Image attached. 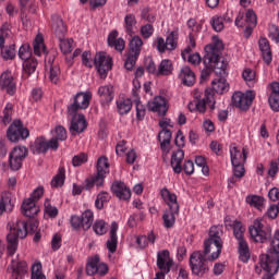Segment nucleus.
I'll use <instances>...</instances> for the list:
<instances>
[{
    "label": "nucleus",
    "instance_id": "1",
    "mask_svg": "<svg viewBox=\"0 0 279 279\" xmlns=\"http://www.w3.org/2000/svg\"><path fill=\"white\" fill-rule=\"evenodd\" d=\"M250 234L256 243L270 242L267 254L259 257L260 266L270 275H275L279 270V230H277L272 238V229L263 219H256L250 227Z\"/></svg>",
    "mask_w": 279,
    "mask_h": 279
},
{
    "label": "nucleus",
    "instance_id": "2",
    "mask_svg": "<svg viewBox=\"0 0 279 279\" xmlns=\"http://www.w3.org/2000/svg\"><path fill=\"white\" fill-rule=\"evenodd\" d=\"M225 46L218 36H214L213 41L205 46V57L203 59L206 70H203L201 77L203 81L208 80L211 72L217 75H225L228 63L222 59L221 51Z\"/></svg>",
    "mask_w": 279,
    "mask_h": 279
},
{
    "label": "nucleus",
    "instance_id": "3",
    "mask_svg": "<svg viewBox=\"0 0 279 279\" xmlns=\"http://www.w3.org/2000/svg\"><path fill=\"white\" fill-rule=\"evenodd\" d=\"M28 227H29V232L34 233L38 228V222L35 220H32L28 223H26L25 221L16 220L15 225L14 223L8 225V228H10V233L7 236V240H8V253L10 256H13L14 253L16 252L19 239L26 238L28 233Z\"/></svg>",
    "mask_w": 279,
    "mask_h": 279
},
{
    "label": "nucleus",
    "instance_id": "4",
    "mask_svg": "<svg viewBox=\"0 0 279 279\" xmlns=\"http://www.w3.org/2000/svg\"><path fill=\"white\" fill-rule=\"evenodd\" d=\"M82 63L88 69H92L93 65H95L101 78H106L108 72L112 69V59L111 57H107L105 52H97L94 61H92V54L86 50L82 54Z\"/></svg>",
    "mask_w": 279,
    "mask_h": 279
},
{
    "label": "nucleus",
    "instance_id": "5",
    "mask_svg": "<svg viewBox=\"0 0 279 279\" xmlns=\"http://www.w3.org/2000/svg\"><path fill=\"white\" fill-rule=\"evenodd\" d=\"M51 28L56 36L59 37L60 50L63 54H69L73 49V38H62L66 34V26L64 25L62 19L58 14H52L51 16Z\"/></svg>",
    "mask_w": 279,
    "mask_h": 279
},
{
    "label": "nucleus",
    "instance_id": "6",
    "mask_svg": "<svg viewBox=\"0 0 279 279\" xmlns=\"http://www.w3.org/2000/svg\"><path fill=\"white\" fill-rule=\"evenodd\" d=\"M210 253H206V248L204 251H196L192 253L190 256V267L192 274L203 278L206 274L209 272L208 262H214L210 259Z\"/></svg>",
    "mask_w": 279,
    "mask_h": 279
},
{
    "label": "nucleus",
    "instance_id": "7",
    "mask_svg": "<svg viewBox=\"0 0 279 279\" xmlns=\"http://www.w3.org/2000/svg\"><path fill=\"white\" fill-rule=\"evenodd\" d=\"M221 235H222L221 228L214 226L210 228L209 239L204 243L206 253H211L209 258L211 260L218 259L222 252L223 242L221 240Z\"/></svg>",
    "mask_w": 279,
    "mask_h": 279
},
{
    "label": "nucleus",
    "instance_id": "8",
    "mask_svg": "<svg viewBox=\"0 0 279 279\" xmlns=\"http://www.w3.org/2000/svg\"><path fill=\"white\" fill-rule=\"evenodd\" d=\"M109 167L110 165L108 162V158L100 157L96 166L97 174L90 179H87L84 182L83 187L87 191L92 190L95 185L97 187H101L105 183L106 177L110 173Z\"/></svg>",
    "mask_w": 279,
    "mask_h": 279
},
{
    "label": "nucleus",
    "instance_id": "9",
    "mask_svg": "<svg viewBox=\"0 0 279 279\" xmlns=\"http://www.w3.org/2000/svg\"><path fill=\"white\" fill-rule=\"evenodd\" d=\"M247 24V25H246ZM245 27L244 35L250 38L253 34L254 28L257 25V15L253 9H241L239 15L235 19L236 27Z\"/></svg>",
    "mask_w": 279,
    "mask_h": 279
},
{
    "label": "nucleus",
    "instance_id": "10",
    "mask_svg": "<svg viewBox=\"0 0 279 279\" xmlns=\"http://www.w3.org/2000/svg\"><path fill=\"white\" fill-rule=\"evenodd\" d=\"M34 54L37 57H40L41 53L46 54L45 57V63H46V68H50V66H56L58 65V63H56V58L58 56L57 50H49V52H47V48L44 44V37L43 35H37L34 43Z\"/></svg>",
    "mask_w": 279,
    "mask_h": 279
},
{
    "label": "nucleus",
    "instance_id": "11",
    "mask_svg": "<svg viewBox=\"0 0 279 279\" xmlns=\"http://www.w3.org/2000/svg\"><path fill=\"white\" fill-rule=\"evenodd\" d=\"M207 105L211 111L216 109L215 94L210 88L205 90L204 98L202 100H192V102L189 105V110L191 112L198 111L199 113L204 114L207 110Z\"/></svg>",
    "mask_w": 279,
    "mask_h": 279
},
{
    "label": "nucleus",
    "instance_id": "12",
    "mask_svg": "<svg viewBox=\"0 0 279 279\" xmlns=\"http://www.w3.org/2000/svg\"><path fill=\"white\" fill-rule=\"evenodd\" d=\"M143 47V39L138 35H134L130 40L129 53L124 63V68L128 71H132L135 66L136 61L140 58L141 51Z\"/></svg>",
    "mask_w": 279,
    "mask_h": 279
},
{
    "label": "nucleus",
    "instance_id": "13",
    "mask_svg": "<svg viewBox=\"0 0 279 279\" xmlns=\"http://www.w3.org/2000/svg\"><path fill=\"white\" fill-rule=\"evenodd\" d=\"M174 265L173 259L170 257V253L168 250H163L158 252L157 254V267L160 271L156 274L154 279H166V275H168L171 270V267Z\"/></svg>",
    "mask_w": 279,
    "mask_h": 279
},
{
    "label": "nucleus",
    "instance_id": "14",
    "mask_svg": "<svg viewBox=\"0 0 279 279\" xmlns=\"http://www.w3.org/2000/svg\"><path fill=\"white\" fill-rule=\"evenodd\" d=\"M44 195V189H36L29 198L25 199L22 204V214L28 218H33L39 213V208L36 206V201H38Z\"/></svg>",
    "mask_w": 279,
    "mask_h": 279
},
{
    "label": "nucleus",
    "instance_id": "15",
    "mask_svg": "<svg viewBox=\"0 0 279 279\" xmlns=\"http://www.w3.org/2000/svg\"><path fill=\"white\" fill-rule=\"evenodd\" d=\"M28 136H29V131L28 129H25V126H23L21 120H14L12 124H10L7 132V137L12 143L24 141Z\"/></svg>",
    "mask_w": 279,
    "mask_h": 279
},
{
    "label": "nucleus",
    "instance_id": "16",
    "mask_svg": "<svg viewBox=\"0 0 279 279\" xmlns=\"http://www.w3.org/2000/svg\"><path fill=\"white\" fill-rule=\"evenodd\" d=\"M90 92H80L74 96L73 102L68 107L69 114H75L78 110H85L89 107V102L92 99Z\"/></svg>",
    "mask_w": 279,
    "mask_h": 279
},
{
    "label": "nucleus",
    "instance_id": "17",
    "mask_svg": "<svg viewBox=\"0 0 279 279\" xmlns=\"http://www.w3.org/2000/svg\"><path fill=\"white\" fill-rule=\"evenodd\" d=\"M254 99V92H246V94H243L242 92H235L232 96V105L241 111L246 112L250 110Z\"/></svg>",
    "mask_w": 279,
    "mask_h": 279
},
{
    "label": "nucleus",
    "instance_id": "18",
    "mask_svg": "<svg viewBox=\"0 0 279 279\" xmlns=\"http://www.w3.org/2000/svg\"><path fill=\"white\" fill-rule=\"evenodd\" d=\"M28 155L26 146H15L9 155L10 168L13 171H19L22 168L23 161Z\"/></svg>",
    "mask_w": 279,
    "mask_h": 279
},
{
    "label": "nucleus",
    "instance_id": "19",
    "mask_svg": "<svg viewBox=\"0 0 279 279\" xmlns=\"http://www.w3.org/2000/svg\"><path fill=\"white\" fill-rule=\"evenodd\" d=\"M69 117H71L70 132L72 135L81 134L86 130L87 122L83 113H69Z\"/></svg>",
    "mask_w": 279,
    "mask_h": 279
},
{
    "label": "nucleus",
    "instance_id": "20",
    "mask_svg": "<svg viewBox=\"0 0 279 279\" xmlns=\"http://www.w3.org/2000/svg\"><path fill=\"white\" fill-rule=\"evenodd\" d=\"M35 147L39 154H45L49 149L58 150L59 142L56 137H51V140H45V137H37L35 142Z\"/></svg>",
    "mask_w": 279,
    "mask_h": 279
},
{
    "label": "nucleus",
    "instance_id": "21",
    "mask_svg": "<svg viewBox=\"0 0 279 279\" xmlns=\"http://www.w3.org/2000/svg\"><path fill=\"white\" fill-rule=\"evenodd\" d=\"M0 87L2 90H5L7 94L13 96L16 92L15 81L11 74V72H2L0 76Z\"/></svg>",
    "mask_w": 279,
    "mask_h": 279
},
{
    "label": "nucleus",
    "instance_id": "22",
    "mask_svg": "<svg viewBox=\"0 0 279 279\" xmlns=\"http://www.w3.org/2000/svg\"><path fill=\"white\" fill-rule=\"evenodd\" d=\"M8 271L12 274V279H22L27 272V265L25 262L17 260V258L12 259Z\"/></svg>",
    "mask_w": 279,
    "mask_h": 279
},
{
    "label": "nucleus",
    "instance_id": "23",
    "mask_svg": "<svg viewBox=\"0 0 279 279\" xmlns=\"http://www.w3.org/2000/svg\"><path fill=\"white\" fill-rule=\"evenodd\" d=\"M231 162L233 165H244L247 159L245 148H241L235 144H232L230 147Z\"/></svg>",
    "mask_w": 279,
    "mask_h": 279
},
{
    "label": "nucleus",
    "instance_id": "24",
    "mask_svg": "<svg viewBox=\"0 0 279 279\" xmlns=\"http://www.w3.org/2000/svg\"><path fill=\"white\" fill-rule=\"evenodd\" d=\"M160 195L169 209L180 211V206L175 194L171 193L167 187H165L161 190Z\"/></svg>",
    "mask_w": 279,
    "mask_h": 279
},
{
    "label": "nucleus",
    "instance_id": "25",
    "mask_svg": "<svg viewBox=\"0 0 279 279\" xmlns=\"http://www.w3.org/2000/svg\"><path fill=\"white\" fill-rule=\"evenodd\" d=\"M111 190L113 194L121 201H129L131 198V191L123 182L116 181Z\"/></svg>",
    "mask_w": 279,
    "mask_h": 279
},
{
    "label": "nucleus",
    "instance_id": "26",
    "mask_svg": "<svg viewBox=\"0 0 279 279\" xmlns=\"http://www.w3.org/2000/svg\"><path fill=\"white\" fill-rule=\"evenodd\" d=\"M118 230H119L118 223L112 222L111 229H110V238L106 243V246L111 254L116 253L118 248V235H117Z\"/></svg>",
    "mask_w": 279,
    "mask_h": 279
},
{
    "label": "nucleus",
    "instance_id": "27",
    "mask_svg": "<svg viewBox=\"0 0 279 279\" xmlns=\"http://www.w3.org/2000/svg\"><path fill=\"white\" fill-rule=\"evenodd\" d=\"M149 110L165 116L168 111V105H167L166 98H162V96H156L154 101L149 102Z\"/></svg>",
    "mask_w": 279,
    "mask_h": 279
},
{
    "label": "nucleus",
    "instance_id": "28",
    "mask_svg": "<svg viewBox=\"0 0 279 279\" xmlns=\"http://www.w3.org/2000/svg\"><path fill=\"white\" fill-rule=\"evenodd\" d=\"M259 49L262 51L263 59L267 65L272 62V52L270 48V43L266 37L259 39Z\"/></svg>",
    "mask_w": 279,
    "mask_h": 279
},
{
    "label": "nucleus",
    "instance_id": "29",
    "mask_svg": "<svg viewBox=\"0 0 279 279\" xmlns=\"http://www.w3.org/2000/svg\"><path fill=\"white\" fill-rule=\"evenodd\" d=\"M179 78L185 86H193L195 84V74L187 65H184L180 70Z\"/></svg>",
    "mask_w": 279,
    "mask_h": 279
},
{
    "label": "nucleus",
    "instance_id": "30",
    "mask_svg": "<svg viewBox=\"0 0 279 279\" xmlns=\"http://www.w3.org/2000/svg\"><path fill=\"white\" fill-rule=\"evenodd\" d=\"M118 37V31H112L108 37V44L110 47L114 48L117 51L122 52L125 47V41L122 37Z\"/></svg>",
    "mask_w": 279,
    "mask_h": 279
},
{
    "label": "nucleus",
    "instance_id": "31",
    "mask_svg": "<svg viewBox=\"0 0 279 279\" xmlns=\"http://www.w3.org/2000/svg\"><path fill=\"white\" fill-rule=\"evenodd\" d=\"M183 159H184L183 150L179 149V150H175V153L172 154L171 167L173 168V171L177 174H180L182 172V161H183Z\"/></svg>",
    "mask_w": 279,
    "mask_h": 279
},
{
    "label": "nucleus",
    "instance_id": "32",
    "mask_svg": "<svg viewBox=\"0 0 279 279\" xmlns=\"http://www.w3.org/2000/svg\"><path fill=\"white\" fill-rule=\"evenodd\" d=\"M158 138L160 142L161 150L168 153L170 149L169 146L172 138L171 131H169V129H162V131L158 135Z\"/></svg>",
    "mask_w": 279,
    "mask_h": 279
},
{
    "label": "nucleus",
    "instance_id": "33",
    "mask_svg": "<svg viewBox=\"0 0 279 279\" xmlns=\"http://www.w3.org/2000/svg\"><path fill=\"white\" fill-rule=\"evenodd\" d=\"M229 83H227L226 78H215L213 81V90L214 95L215 93L218 95H223L229 92Z\"/></svg>",
    "mask_w": 279,
    "mask_h": 279
},
{
    "label": "nucleus",
    "instance_id": "34",
    "mask_svg": "<svg viewBox=\"0 0 279 279\" xmlns=\"http://www.w3.org/2000/svg\"><path fill=\"white\" fill-rule=\"evenodd\" d=\"M98 95L105 104H110L114 98L113 87L111 85H102L98 89Z\"/></svg>",
    "mask_w": 279,
    "mask_h": 279
},
{
    "label": "nucleus",
    "instance_id": "35",
    "mask_svg": "<svg viewBox=\"0 0 279 279\" xmlns=\"http://www.w3.org/2000/svg\"><path fill=\"white\" fill-rule=\"evenodd\" d=\"M132 109L131 98H118L117 100V110L120 116L128 114Z\"/></svg>",
    "mask_w": 279,
    "mask_h": 279
},
{
    "label": "nucleus",
    "instance_id": "36",
    "mask_svg": "<svg viewBox=\"0 0 279 279\" xmlns=\"http://www.w3.org/2000/svg\"><path fill=\"white\" fill-rule=\"evenodd\" d=\"M12 204H11V193L9 192H3L1 194V198H0V217L3 215V213L12 211Z\"/></svg>",
    "mask_w": 279,
    "mask_h": 279
},
{
    "label": "nucleus",
    "instance_id": "37",
    "mask_svg": "<svg viewBox=\"0 0 279 279\" xmlns=\"http://www.w3.org/2000/svg\"><path fill=\"white\" fill-rule=\"evenodd\" d=\"M38 62L37 59H27L26 61H23V77L27 78L32 74L35 73L37 69Z\"/></svg>",
    "mask_w": 279,
    "mask_h": 279
},
{
    "label": "nucleus",
    "instance_id": "38",
    "mask_svg": "<svg viewBox=\"0 0 279 279\" xmlns=\"http://www.w3.org/2000/svg\"><path fill=\"white\" fill-rule=\"evenodd\" d=\"M179 213L180 211H175V210H172V209H167L163 213L162 219H163L165 228L171 229L174 226L175 220H177L175 216H178Z\"/></svg>",
    "mask_w": 279,
    "mask_h": 279
},
{
    "label": "nucleus",
    "instance_id": "39",
    "mask_svg": "<svg viewBox=\"0 0 279 279\" xmlns=\"http://www.w3.org/2000/svg\"><path fill=\"white\" fill-rule=\"evenodd\" d=\"M173 72L172 61L170 59H162L161 63L158 65L157 75L168 76Z\"/></svg>",
    "mask_w": 279,
    "mask_h": 279
},
{
    "label": "nucleus",
    "instance_id": "40",
    "mask_svg": "<svg viewBox=\"0 0 279 279\" xmlns=\"http://www.w3.org/2000/svg\"><path fill=\"white\" fill-rule=\"evenodd\" d=\"M239 253H240L241 262L247 263L251 257V254H250L248 244L245 240L239 241Z\"/></svg>",
    "mask_w": 279,
    "mask_h": 279
},
{
    "label": "nucleus",
    "instance_id": "41",
    "mask_svg": "<svg viewBox=\"0 0 279 279\" xmlns=\"http://www.w3.org/2000/svg\"><path fill=\"white\" fill-rule=\"evenodd\" d=\"M12 113H13V105L12 102H7L3 109V116H0V123L3 125L9 124L12 121Z\"/></svg>",
    "mask_w": 279,
    "mask_h": 279
},
{
    "label": "nucleus",
    "instance_id": "42",
    "mask_svg": "<svg viewBox=\"0 0 279 279\" xmlns=\"http://www.w3.org/2000/svg\"><path fill=\"white\" fill-rule=\"evenodd\" d=\"M157 14L151 11L150 7H145L141 10V19L146 21L148 24H154L156 22Z\"/></svg>",
    "mask_w": 279,
    "mask_h": 279
},
{
    "label": "nucleus",
    "instance_id": "43",
    "mask_svg": "<svg viewBox=\"0 0 279 279\" xmlns=\"http://www.w3.org/2000/svg\"><path fill=\"white\" fill-rule=\"evenodd\" d=\"M65 181V169L63 167H60L58 170L57 175L51 181L52 187H62Z\"/></svg>",
    "mask_w": 279,
    "mask_h": 279
},
{
    "label": "nucleus",
    "instance_id": "44",
    "mask_svg": "<svg viewBox=\"0 0 279 279\" xmlns=\"http://www.w3.org/2000/svg\"><path fill=\"white\" fill-rule=\"evenodd\" d=\"M178 39H179V34L177 31H172L167 39H166V45H167V50L168 51H173L178 47Z\"/></svg>",
    "mask_w": 279,
    "mask_h": 279
},
{
    "label": "nucleus",
    "instance_id": "45",
    "mask_svg": "<svg viewBox=\"0 0 279 279\" xmlns=\"http://www.w3.org/2000/svg\"><path fill=\"white\" fill-rule=\"evenodd\" d=\"M246 203L262 211L264 208L265 199L264 197L257 195H251L246 197Z\"/></svg>",
    "mask_w": 279,
    "mask_h": 279
},
{
    "label": "nucleus",
    "instance_id": "46",
    "mask_svg": "<svg viewBox=\"0 0 279 279\" xmlns=\"http://www.w3.org/2000/svg\"><path fill=\"white\" fill-rule=\"evenodd\" d=\"M124 23L126 33L132 36L134 34V26L137 24L135 15L132 13L126 14L124 17Z\"/></svg>",
    "mask_w": 279,
    "mask_h": 279
},
{
    "label": "nucleus",
    "instance_id": "47",
    "mask_svg": "<svg viewBox=\"0 0 279 279\" xmlns=\"http://www.w3.org/2000/svg\"><path fill=\"white\" fill-rule=\"evenodd\" d=\"M11 25L9 23L2 24L0 27V50L3 49L5 46V39L11 36Z\"/></svg>",
    "mask_w": 279,
    "mask_h": 279
},
{
    "label": "nucleus",
    "instance_id": "48",
    "mask_svg": "<svg viewBox=\"0 0 279 279\" xmlns=\"http://www.w3.org/2000/svg\"><path fill=\"white\" fill-rule=\"evenodd\" d=\"M19 58L24 62L34 58L32 56V48L29 44H23L19 50Z\"/></svg>",
    "mask_w": 279,
    "mask_h": 279
},
{
    "label": "nucleus",
    "instance_id": "49",
    "mask_svg": "<svg viewBox=\"0 0 279 279\" xmlns=\"http://www.w3.org/2000/svg\"><path fill=\"white\" fill-rule=\"evenodd\" d=\"M0 52L4 60H13L15 58V45L11 44L9 46H4Z\"/></svg>",
    "mask_w": 279,
    "mask_h": 279
},
{
    "label": "nucleus",
    "instance_id": "50",
    "mask_svg": "<svg viewBox=\"0 0 279 279\" xmlns=\"http://www.w3.org/2000/svg\"><path fill=\"white\" fill-rule=\"evenodd\" d=\"M82 223H83V230L87 231L92 225H93V221H94V214L93 211L90 210H86L82 217Z\"/></svg>",
    "mask_w": 279,
    "mask_h": 279
},
{
    "label": "nucleus",
    "instance_id": "51",
    "mask_svg": "<svg viewBox=\"0 0 279 279\" xmlns=\"http://www.w3.org/2000/svg\"><path fill=\"white\" fill-rule=\"evenodd\" d=\"M98 263H99L98 256L92 257L88 260L87 266H86V274L88 276H94L95 274H97Z\"/></svg>",
    "mask_w": 279,
    "mask_h": 279
},
{
    "label": "nucleus",
    "instance_id": "52",
    "mask_svg": "<svg viewBox=\"0 0 279 279\" xmlns=\"http://www.w3.org/2000/svg\"><path fill=\"white\" fill-rule=\"evenodd\" d=\"M49 69V80L52 84H58L61 75V70L59 65H51Z\"/></svg>",
    "mask_w": 279,
    "mask_h": 279
},
{
    "label": "nucleus",
    "instance_id": "53",
    "mask_svg": "<svg viewBox=\"0 0 279 279\" xmlns=\"http://www.w3.org/2000/svg\"><path fill=\"white\" fill-rule=\"evenodd\" d=\"M233 228V234L238 241L244 240V232L245 229L243 228V225L235 220L232 225Z\"/></svg>",
    "mask_w": 279,
    "mask_h": 279
},
{
    "label": "nucleus",
    "instance_id": "54",
    "mask_svg": "<svg viewBox=\"0 0 279 279\" xmlns=\"http://www.w3.org/2000/svg\"><path fill=\"white\" fill-rule=\"evenodd\" d=\"M134 104L136 106V118L138 121H143L146 116V107L140 100V98H134Z\"/></svg>",
    "mask_w": 279,
    "mask_h": 279
},
{
    "label": "nucleus",
    "instance_id": "55",
    "mask_svg": "<svg viewBox=\"0 0 279 279\" xmlns=\"http://www.w3.org/2000/svg\"><path fill=\"white\" fill-rule=\"evenodd\" d=\"M93 230L97 235H104L108 231L107 223L104 220H97L93 226Z\"/></svg>",
    "mask_w": 279,
    "mask_h": 279
},
{
    "label": "nucleus",
    "instance_id": "56",
    "mask_svg": "<svg viewBox=\"0 0 279 279\" xmlns=\"http://www.w3.org/2000/svg\"><path fill=\"white\" fill-rule=\"evenodd\" d=\"M32 279H46V276L43 274V266L40 263L33 265Z\"/></svg>",
    "mask_w": 279,
    "mask_h": 279
},
{
    "label": "nucleus",
    "instance_id": "57",
    "mask_svg": "<svg viewBox=\"0 0 279 279\" xmlns=\"http://www.w3.org/2000/svg\"><path fill=\"white\" fill-rule=\"evenodd\" d=\"M155 28L151 23L144 24L141 27V34L144 39H149L153 36Z\"/></svg>",
    "mask_w": 279,
    "mask_h": 279
},
{
    "label": "nucleus",
    "instance_id": "58",
    "mask_svg": "<svg viewBox=\"0 0 279 279\" xmlns=\"http://www.w3.org/2000/svg\"><path fill=\"white\" fill-rule=\"evenodd\" d=\"M110 199V196L108 193L102 192L97 196V199L95 202V206L97 209L101 210L104 208V204L108 203Z\"/></svg>",
    "mask_w": 279,
    "mask_h": 279
},
{
    "label": "nucleus",
    "instance_id": "59",
    "mask_svg": "<svg viewBox=\"0 0 279 279\" xmlns=\"http://www.w3.org/2000/svg\"><path fill=\"white\" fill-rule=\"evenodd\" d=\"M53 138L58 141H65L68 138L66 131L64 126H56L54 131H52Z\"/></svg>",
    "mask_w": 279,
    "mask_h": 279
},
{
    "label": "nucleus",
    "instance_id": "60",
    "mask_svg": "<svg viewBox=\"0 0 279 279\" xmlns=\"http://www.w3.org/2000/svg\"><path fill=\"white\" fill-rule=\"evenodd\" d=\"M279 173V156L278 159L271 160L269 163L268 175L272 179Z\"/></svg>",
    "mask_w": 279,
    "mask_h": 279
},
{
    "label": "nucleus",
    "instance_id": "61",
    "mask_svg": "<svg viewBox=\"0 0 279 279\" xmlns=\"http://www.w3.org/2000/svg\"><path fill=\"white\" fill-rule=\"evenodd\" d=\"M211 25L217 33H220L225 28L222 16H213Z\"/></svg>",
    "mask_w": 279,
    "mask_h": 279
},
{
    "label": "nucleus",
    "instance_id": "62",
    "mask_svg": "<svg viewBox=\"0 0 279 279\" xmlns=\"http://www.w3.org/2000/svg\"><path fill=\"white\" fill-rule=\"evenodd\" d=\"M45 213H46L50 218L54 219V218L58 216L59 210H58L56 207L51 206L50 201L47 199V201L45 202Z\"/></svg>",
    "mask_w": 279,
    "mask_h": 279
},
{
    "label": "nucleus",
    "instance_id": "63",
    "mask_svg": "<svg viewBox=\"0 0 279 279\" xmlns=\"http://www.w3.org/2000/svg\"><path fill=\"white\" fill-rule=\"evenodd\" d=\"M269 105L274 111H276V112L279 111V94H270Z\"/></svg>",
    "mask_w": 279,
    "mask_h": 279
},
{
    "label": "nucleus",
    "instance_id": "64",
    "mask_svg": "<svg viewBox=\"0 0 279 279\" xmlns=\"http://www.w3.org/2000/svg\"><path fill=\"white\" fill-rule=\"evenodd\" d=\"M269 37L279 44V27L276 24L269 25Z\"/></svg>",
    "mask_w": 279,
    "mask_h": 279
}]
</instances>
